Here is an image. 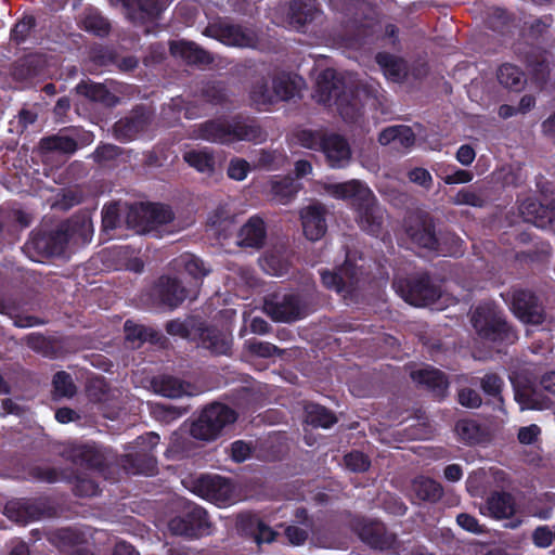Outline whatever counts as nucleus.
Segmentation results:
<instances>
[{"instance_id":"nucleus-23","label":"nucleus","mask_w":555,"mask_h":555,"mask_svg":"<svg viewBox=\"0 0 555 555\" xmlns=\"http://www.w3.org/2000/svg\"><path fill=\"white\" fill-rule=\"evenodd\" d=\"M378 141L382 145L390 144L397 151H405L415 143V134L408 126H391L380 132Z\"/></svg>"},{"instance_id":"nucleus-17","label":"nucleus","mask_w":555,"mask_h":555,"mask_svg":"<svg viewBox=\"0 0 555 555\" xmlns=\"http://www.w3.org/2000/svg\"><path fill=\"white\" fill-rule=\"evenodd\" d=\"M321 151L332 168H344L351 158V150L348 142L338 134L325 135L322 140Z\"/></svg>"},{"instance_id":"nucleus-2","label":"nucleus","mask_w":555,"mask_h":555,"mask_svg":"<svg viewBox=\"0 0 555 555\" xmlns=\"http://www.w3.org/2000/svg\"><path fill=\"white\" fill-rule=\"evenodd\" d=\"M175 267L177 269H183L194 279V288H197L198 280L206 276L210 271L198 257L192 254L180 256L175 260ZM155 293L163 304L170 308H176L184 299L195 295V289L181 286L180 281L177 279L163 276L155 287Z\"/></svg>"},{"instance_id":"nucleus-8","label":"nucleus","mask_w":555,"mask_h":555,"mask_svg":"<svg viewBox=\"0 0 555 555\" xmlns=\"http://www.w3.org/2000/svg\"><path fill=\"white\" fill-rule=\"evenodd\" d=\"M261 130L254 124L224 121H207L199 126L196 138L215 143H233L247 140L256 141L260 139Z\"/></svg>"},{"instance_id":"nucleus-25","label":"nucleus","mask_w":555,"mask_h":555,"mask_svg":"<svg viewBox=\"0 0 555 555\" xmlns=\"http://www.w3.org/2000/svg\"><path fill=\"white\" fill-rule=\"evenodd\" d=\"M172 55L183 59L189 64L204 65L212 61L210 54L191 41H173L170 43Z\"/></svg>"},{"instance_id":"nucleus-7","label":"nucleus","mask_w":555,"mask_h":555,"mask_svg":"<svg viewBox=\"0 0 555 555\" xmlns=\"http://www.w3.org/2000/svg\"><path fill=\"white\" fill-rule=\"evenodd\" d=\"M302 79L297 75L280 73L272 80V87L266 80L257 81L251 91V101L260 106L294 98L302 87Z\"/></svg>"},{"instance_id":"nucleus-50","label":"nucleus","mask_w":555,"mask_h":555,"mask_svg":"<svg viewBox=\"0 0 555 555\" xmlns=\"http://www.w3.org/2000/svg\"><path fill=\"white\" fill-rule=\"evenodd\" d=\"M79 94L86 95L87 98L99 101L102 99L104 88L100 83L93 82H81L76 87Z\"/></svg>"},{"instance_id":"nucleus-27","label":"nucleus","mask_w":555,"mask_h":555,"mask_svg":"<svg viewBox=\"0 0 555 555\" xmlns=\"http://www.w3.org/2000/svg\"><path fill=\"white\" fill-rule=\"evenodd\" d=\"M266 237V229L262 219L251 217L238 233V244L246 247H260Z\"/></svg>"},{"instance_id":"nucleus-52","label":"nucleus","mask_w":555,"mask_h":555,"mask_svg":"<svg viewBox=\"0 0 555 555\" xmlns=\"http://www.w3.org/2000/svg\"><path fill=\"white\" fill-rule=\"evenodd\" d=\"M34 25L35 21L33 16L23 17L18 23H16L12 30L13 39L17 42L23 41Z\"/></svg>"},{"instance_id":"nucleus-48","label":"nucleus","mask_w":555,"mask_h":555,"mask_svg":"<svg viewBox=\"0 0 555 555\" xmlns=\"http://www.w3.org/2000/svg\"><path fill=\"white\" fill-rule=\"evenodd\" d=\"M250 170L249 164L241 158H234L228 167V176L237 181L244 180Z\"/></svg>"},{"instance_id":"nucleus-34","label":"nucleus","mask_w":555,"mask_h":555,"mask_svg":"<svg viewBox=\"0 0 555 555\" xmlns=\"http://www.w3.org/2000/svg\"><path fill=\"white\" fill-rule=\"evenodd\" d=\"M144 124L145 119L142 116L121 119L115 124L114 134L119 140H133L143 130Z\"/></svg>"},{"instance_id":"nucleus-29","label":"nucleus","mask_w":555,"mask_h":555,"mask_svg":"<svg viewBox=\"0 0 555 555\" xmlns=\"http://www.w3.org/2000/svg\"><path fill=\"white\" fill-rule=\"evenodd\" d=\"M153 387L156 393L167 398H180L182 396L194 395L189 384H184L180 379L171 376L155 379Z\"/></svg>"},{"instance_id":"nucleus-10","label":"nucleus","mask_w":555,"mask_h":555,"mask_svg":"<svg viewBox=\"0 0 555 555\" xmlns=\"http://www.w3.org/2000/svg\"><path fill=\"white\" fill-rule=\"evenodd\" d=\"M503 298L509 305L515 317L521 322L532 325L543 323V309L531 292L521 288H513L503 295Z\"/></svg>"},{"instance_id":"nucleus-36","label":"nucleus","mask_w":555,"mask_h":555,"mask_svg":"<svg viewBox=\"0 0 555 555\" xmlns=\"http://www.w3.org/2000/svg\"><path fill=\"white\" fill-rule=\"evenodd\" d=\"M412 489L416 496L423 501H436L442 495L441 486L435 480L418 477L413 481Z\"/></svg>"},{"instance_id":"nucleus-59","label":"nucleus","mask_w":555,"mask_h":555,"mask_svg":"<svg viewBox=\"0 0 555 555\" xmlns=\"http://www.w3.org/2000/svg\"><path fill=\"white\" fill-rule=\"evenodd\" d=\"M285 535L294 545L302 544L308 538V531L297 526H288L285 529Z\"/></svg>"},{"instance_id":"nucleus-30","label":"nucleus","mask_w":555,"mask_h":555,"mask_svg":"<svg viewBox=\"0 0 555 555\" xmlns=\"http://www.w3.org/2000/svg\"><path fill=\"white\" fill-rule=\"evenodd\" d=\"M4 514L15 522L26 524L39 517L38 512L28 501L13 500L5 504Z\"/></svg>"},{"instance_id":"nucleus-13","label":"nucleus","mask_w":555,"mask_h":555,"mask_svg":"<svg viewBox=\"0 0 555 555\" xmlns=\"http://www.w3.org/2000/svg\"><path fill=\"white\" fill-rule=\"evenodd\" d=\"M205 35L231 47H254L256 42L251 31L227 22L209 25L205 29Z\"/></svg>"},{"instance_id":"nucleus-56","label":"nucleus","mask_w":555,"mask_h":555,"mask_svg":"<svg viewBox=\"0 0 555 555\" xmlns=\"http://www.w3.org/2000/svg\"><path fill=\"white\" fill-rule=\"evenodd\" d=\"M409 179L424 188H429L433 181L430 173L424 168H414L409 171Z\"/></svg>"},{"instance_id":"nucleus-15","label":"nucleus","mask_w":555,"mask_h":555,"mask_svg":"<svg viewBox=\"0 0 555 555\" xmlns=\"http://www.w3.org/2000/svg\"><path fill=\"white\" fill-rule=\"evenodd\" d=\"M91 234H92V224H91V221L87 217H83L81 219V221L79 222V228H78V222H76V221L65 222V223L61 224L60 229L57 230V232L55 234L54 240L56 242H55V246L53 247L52 251L53 253H62L65 248V245L70 240H75V241L81 240L82 243H87L90 241Z\"/></svg>"},{"instance_id":"nucleus-18","label":"nucleus","mask_w":555,"mask_h":555,"mask_svg":"<svg viewBox=\"0 0 555 555\" xmlns=\"http://www.w3.org/2000/svg\"><path fill=\"white\" fill-rule=\"evenodd\" d=\"M479 512L494 519L511 518L516 512L515 499L507 492H493L479 507Z\"/></svg>"},{"instance_id":"nucleus-35","label":"nucleus","mask_w":555,"mask_h":555,"mask_svg":"<svg viewBox=\"0 0 555 555\" xmlns=\"http://www.w3.org/2000/svg\"><path fill=\"white\" fill-rule=\"evenodd\" d=\"M184 160L202 173L210 175L215 170V158L207 150H192L184 153Z\"/></svg>"},{"instance_id":"nucleus-55","label":"nucleus","mask_w":555,"mask_h":555,"mask_svg":"<svg viewBox=\"0 0 555 555\" xmlns=\"http://www.w3.org/2000/svg\"><path fill=\"white\" fill-rule=\"evenodd\" d=\"M251 449L249 444L244 441H235L231 446V456L233 461L241 463L247 460L250 455Z\"/></svg>"},{"instance_id":"nucleus-20","label":"nucleus","mask_w":555,"mask_h":555,"mask_svg":"<svg viewBox=\"0 0 555 555\" xmlns=\"http://www.w3.org/2000/svg\"><path fill=\"white\" fill-rule=\"evenodd\" d=\"M320 11L315 0H298L289 4L286 25L296 30H302L304 27L318 18Z\"/></svg>"},{"instance_id":"nucleus-37","label":"nucleus","mask_w":555,"mask_h":555,"mask_svg":"<svg viewBox=\"0 0 555 555\" xmlns=\"http://www.w3.org/2000/svg\"><path fill=\"white\" fill-rule=\"evenodd\" d=\"M336 422L335 416L325 408L309 403L306 405V423L314 427L328 428Z\"/></svg>"},{"instance_id":"nucleus-60","label":"nucleus","mask_w":555,"mask_h":555,"mask_svg":"<svg viewBox=\"0 0 555 555\" xmlns=\"http://www.w3.org/2000/svg\"><path fill=\"white\" fill-rule=\"evenodd\" d=\"M553 532L547 527H539L533 532V542L539 547H547L552 544Z\"/></svg>"},{"instance_id":"nucleus-49","label":"nucleus","mask_w":555,"mask_h":555,"mask_svg":"<svg viewBox=\"0 0 555 555\" xmlns=\"http://www.w3.org/2000/svg\"><path fill=\"white\" fill-rule=\"evenodd\" d=\"M452 202L456 205L481 206L482 198L474 191L463 189L457 192Z\"/></svg>"},{"instance_id":"nucleus-26","label":"nucleus","mask_w":555,"mask_h":555,"mask_svg":"<svg viewBox=\"0 0 555 555\" xmlns=\"http://www.w3.org/2000/svg\"><path fill=\"white\" fill-rule=\"evenodd\" d=\"M411 377L414 382L425 385L437 396H443L448 388V380L444 374L430 366L413 371Z\"/></svg>"},{"instance_id":"nucleus-5","label":"nucleus","mask_w":555,"mask_h":555,"mask_svg":"<svg viewBox=\"0 0 555 555\" xmlns=\"http://www.w3.org/2000/svg\"><path fill=\"white\" fill-rule=\"evenodd\" d=\"M186 487L196 495L224 507L241 500L236 487L219 475H201L188 481Z\"/></svg>"},{"instance_id":"nucleus-38","label":"nucleus","mask_w":555,"mask_h":555,"mask_svg":"<svg viewBox=\"0 0 555 555\" xmlns=\"http://www.w3.org/2000/svg\"><path fill=\"white\" fill-rule=\"evenodd\" d=\"M124 327H125L126 339L133 344L137 341H146V340L154 341L158 338V333L156 331H154L151 327H146L144 325L137 324L132 321H127L125 323Z\"/></svg>"},{"instance_id":"nucleus-40","label":"nucleus","mask_w":555,"mask_h":555,"mask_svg":"<svg viewBox=\"0 0 555 555\" xmlns=\"http://www.w3.org/2000/svg\"><path fill=\"white\" fill-rule=\"evenodd\" d=\"M260 267L270 275L282 276L287 272V262L276 253L263 256L260 259Z\"/></svg>"},{"instance_id":"nucleus-63","label":"nucleus","mask_w":555,"mask_h":555,"mask_svg":"<svg viewBox=\"0 0 555 555\" xmlns=\"http://www.w3.org/2000/svg\"><path fill=\"white\" fill-rule=\"evenodd\" d=\"M118 220L116 205H107L102 212V222L105 229H114Z\"/></svg>"},{"instance_id":"nucleus-57","label":"nucleus","mask_w":555,"mask_h":555,"mask_svg":"<svg viewBox=\"0 0 555 555\" xmlns=\"http://www.w3.org/2000/svg\"><path fill=\"white\" fill-rule=\"evenodd\" d=\"M159 442V436L155 433H147L137 439V444L143 454L151 452Z\"/></svg>"},{"instance_id":"nucleus-6","label":"nucleus","mask_w":555,"mask_h":555,"mask_svg":"<svg viewBox=\"0 0 555 555\" xmlns=\"http://www.w3.org/2000/svg\"><path fill=\"white\" fill-rule=\"evenodd\" d=\"M236 413L222 403H212L205 408L191 426V435L195 439L212 441L223 429L236 421Z\"/></svg>"},{"instance_id":"nucleus-16","label":"nucleus","mask_w":555,"mask_h":555,"mask_svg":"<svg viewBox=\"0 0 555 555\" xmlns=\"http://www.w3.org/2000/svg\"><path fill=\"white\" fill-rule=\"evenodd\" d=\"M519 210L526 222L540 229L555 230V209L553 207L544 206L533 198H528L521 203Z\"/></svg>"},{"instance_id":"nucleus-41","label":"nucleus","mask_w":555,"mask_h":555,"mask_svg":"<svg viewBox=\"0 0 555 555\" xmlns=\"http://www.w3.org/2000/svg\"><path fill=\"white\" fill-rule=\"evenodd\" d=\"M144 216L154 225L166 224L173 218L172 211L164 205L151 204L143 208Z\"/></svg>"},{"instance_id":"nucleus-42","label":"nucleus","mask_w":555,"mask_h":555,"mask_svg":"<svg viewBox=\"0 0 555 555\" xmlns=\"http://www.w3.org/2000/svg\"><path fill=\"white\" fill-rule=\"evenodd\" d=\"M53 386L57 397H72L75 393L73 380L65 372H57L54 375Z\"/></svg>"},{"instance_id":"nucleus-19","label":"nucleus","mask_w":555,"mask_h":555,"mask_svg":"<svg viewBox=\"0 0 555 555\" xmlns=\"http://www.w3.org/2000/svg\"><path fill=\"white\" fill-rule=\"evenodd\" d=\"M356 531L359 538L374 548H389L393 544V537L386 532L382 522L378 521H358Z\"/></svg>"},{"instance_id":"nucleus-14","label":"nucleus","mask_w":555,"mask_h":555,"mask_svg":"<svg viewBox=\"0 0 555 555\" xmlns=\"http://www.w3.org/2000/svg\"><path fill=\"white\" fill-rule=\"evenodd\" d=\"M321 279L326 288L333 289L338 294H343L344 297H347L358 284V272L350 260L347 259L345 264L339 268L337 272H321Z\"/></svg>"},{"instance_id":"nucleus-28","label":"nucleus","mask_w":555,"mask_h":555,"mask_svg":"<svg viewBox=\"0 0 555 555\" xmlns=\"http://www.w3.org/2000/svg\"><path fill=\"white\" fill-rule=\"evenodd\" d=\"M201 341L203 347L211 352L224 354L230 350L231 335L228 331L208 327L202 332Z\"/></svg>"},{"instance_id":"nucleus-64","label":"nucleus","mask_w":555,"mask_h":555,"mask_svg":"<svg viewBox=\"0 0 555 555\" xmlns=\"http://www.w3.org/2000/svg\"><path fill=\"white\" fill-rule=\"evenodd\" d=\"M476 157V153L470 145L464 144L456 152V159L464 166L470 165Z\"/></svg>"},{"instance_id":"nucleus-61","label":"nucleus","mask_w":555,"mask_h":555,"mask_svg":"<svg viewBox=\"0 0 555 555\" xmlns=\"http://www.w3.org/2000/svg\"><path fill=\"white\" fill-rule=\"evenodd\" d=\"M442 180L446 184L467 183L473 180V175L467 170L456 169L454 172L443 176Z\"/></svg>"},{"instance_id":"nucleus-44","label":"nucleus","mask_w":555,"mask_h":555,"mask_svg":"<svg viewBox=\"0 0 555 555\" xmlns=\"http://www.w3.org/2000/svg\"><path fill=\"white\" fill-rule=\"evenodd\" d=\"M325 135L312 130H301L296 134L298 143L309 150H321L322 140Z\"/></svg>"},{"instance_id":"nucleus-4","label":"nucleus","mask_w":555,"mask_h":555,"mask_svg":"<svg viewBox=\"0 0 555 555\" xmlns=\"http://www.w3.org/2000/svg\"><path fill=\"white\" fill-rule=\"evenodd\" d=\"M472 324L480 339L492 343L498 348L505 344H513L517 339L516 333L490 302L482 304L474 310Z\"/></svg>"},{"instance_id":"nucleus-32","label":"nucleus","mask_w":555,"mask_h":555,"mask_svg":"<svg viewBox=\"0 0 555 555\" xmlns=\"http://www.w3.org/2000/svg\"><path fill=\"white\" fill-rule=\"evenodd\" d=\"M376 61L387 79L400 81L406 75L405 63L397 56L379 53L376 56Z\"/></svg>"},{"instance_id":"nucleus-22","label":"nucleus","mask_w":555,"mask_h":555,"mask_svg":"<svg viewBox=\"0 0 555 555\" xmlns=\"http://www.w3.org/2000/svg\"><path fill=\"white\" fill-rule=\"evenodd\" d=\"M408 234L418 246L429 250H438V238L436 237L431 221L427 218L416 217L408 228Z\"/></svg>"},{"instance_id":"nucleus-58","label":"nucleus","mask_w":555,"mask_h":555,"mask_svg":"<svg viewBox=\"0 0 555 555\" xmlns=\"http://www.w3.org/2000/svg\"><path fill=\"white\" fill-rule=\"evenodd\" d=\"M249 350L259 356V357H271L276 352V347L269 344V343H262V341H249L248 343Z\"/></svg>"},{"instance_id":"nucleus-62","label":"nucleus","mask_w":555,"mask_h":555,"mask_svg":"<svg viewBox=\"0 0 555 555\" xmlns=\"http://www.w3.org/2000/svg\"><path fill=\"white\" fill-rule=\"evenodd\" d=\"M153 413L164 420L171 421L182 415L183 411L180 409H176L173 406H165L160 404H155Z\"/></svg>"},{"instance_id":"nucleus-21","label":"nucleus","mask_w":555,"mask_h":555,"mask_svg":"<svg viewBox=\"0 0 555 555\" xmlns=\"http://www.w3.org/2000/svg\"><path fill=\"white\" fill-rule=\"evenodd\" d=\"M325 209L321 205H311L300 212L302 229L306 237L310 241L320 240L326 231Z\"/></svg>"},{"instance_id":"nucleus-24","label":"nucleus","mask_w":555,"mask_h":555,"mask_svg":"<svg viewBox=\"0 0 555 555\" xmlns=\"http://www.w3.org/2000/svg\"><path fill=\"white\" fill-rule=\"evenodd\" d=\"M515 400L521 411L525 410H547L553 405L552 399L541 390L529 387H515Z\"/></svg>"},{"instance_id":"nucleus-3","label":"nucleus","mask_w":555,"mask_h":555,"mask_svg":"<svg viewBox=\"0 0 555 555\" xmlns=\"http://www.w3.org/2000/svg\"><path fill=\"white\" fill-rule=\"evenodd\" d=\"M354 91L347 88L346 82L338 79L332 68L319 73L315 81L313 98L324 105H336L339 114L345 120H352L353 109L357 103L350 102Z\"/></svg>"},{"instance_id":"nucleus-12","label":"nucleus","mask_w":555,"mask_h":555,"mask_svg":"<svg viewBox=\"0 0 555 555\" xmlns=\"http://www.w3.org/2000/svg\"><path fill=\"white\" fill-rule=\"evenodd\" d=\"M264 311L273 320L292 322L306 315L297 296L293 294L271 295L264 300Z\"/></svg>"},{"instance_id":"nucleus-45","label":"nucleus","mask_w":555,"mask_h":555,"mask_svg":"<svg viewBox=\"0 0 555 555\" xmlns=\"http://www.w3.org/2000/svg\"><path fill=\"white\" fill-rule=\"evenodd\" d=\"M85 28L99 36H104L108 33L109 25L107 21L98 13H90L83 20Z\"/></svg>"},{"instance_id":"nucleus-33","label":"nucleus","mask_w":555,"mask_h":555,"mask_svg":"<svg viewBox=\"0 0 555 555\" xmlns=\"http://www.w3.org/2000/svg\"><path fill=\"white\" fill-rule=\"evenodd\" d=\"M300 189V184L291 177L273 179L270 192L273 198L282 204L287 203Z\"/></svg>"},{"instance_id":"nucleus-31","label":"nucleus","mask_w":555,"mask_h":555,"mask_svg":"<svg viewBox=\"0 0 555 555\" xmlns=\"http://www.w3.org/2000/svg\"><path fill=\"white\" fill-rule=\"evenodd\" d=\"M498 80L504 88L513 91H520L526 85L524 72L519 67L508 63L503 64L499 68Z\"/></svg>"},{"instance_id":"nucleus-9","label":"nucleus","mask_w":555,"mask_h":555,"mask_svg":"<svg viewBox=\"0 0 555 555\" xmlns=\"http://www.w3.org/2000/svg\"><path fill=\"white\" fill-rule=\"evenodd\" d=\"M170 532L177 535L197 538L211 533V522L207 512L197 505L189 506L183 516H177L168 522Z\"/></svg>"},{"instance_id":"nucleus-46","label":"nucleus","mask_w":555,"mask_h":555,"mask_svg":"<svg viewBox=\"0 0 555 555\" xmlns=\"http://www.w3.org/2000/svg\"><path fill=\"white\" fill-rule=\"evenodd\" d=\"M503 380L500 376L496 374L490 373L486 374L483 378L481 379V388L483 392L488 396L498 397L499 400L500 393L503 387Z\"/></svg>"},{"instance_id":"nucleus-53","label":"nucleus","mask_w":555,"mask_h":555,"mask_svg":"<svg viewBox=\"0 0 555 555\" xmlns=\"http://www.w3.org/2000/svg\"><path fill=\"white\" fill-rule=\"evenodd\" d=\"M459 402L463 406L474 409L481 404V397L476 390L464 388L459 392Z\"/></svg>"},{"instance_id":"nucleus-43","label":"nucleus","mask_w":555,"mask_h":555,"mask_svg":"<svg viewBox=\"0 0 555 555\" xmlns=\"http://www.w3.org/2000/svg\"><path fill=\"white\" fill-rule=\"evenodd\" d=\"M457 436L467 443H473L478 439L479 428L474 421L461 420L455 425Z\"/></svg>"},{"instance_id":"nucleus-51","label":"nucleus","mask_w":555,"mask_h":555,"mask_svg":"<svg viewBox=\"0 0 555 555\" xmlns=\"http://www.w3.org/2000/svg\"><path fill=\"white\" fill-rule=\"evenodd\" d=\"M540 435L541 428L535 424H531L529 426L520 427L517 438L521 444H532L538 440Z\"/></svg>"},{"instance_id":"nucleus-1","label":"nucleus","mask_w":555,"mask_h":555,"mask_svg":"<svg viewBox=\"0 0 555 555\" xmlns=\"http://www.w3.org/2000/svg\"><path fill=\"white\" fill-rule=\"evenodd\" d=\"M323 190L330 196L348 201L357 211V220L363 231L377 235L385 218L384 209L376 203L370 188L360 180L352 179L341 183H323Z\"/></svg>"},{"instance_id":"nucleus-47","label":"nucleus","mask_w":555,"mask_h":555,"mask_svg":"<svg viewBox=\"0 0 555 555\" xmlns=\"http://www.w3.org/2000/svg\"><path fill=\"white\" fill-rule=\"evenodd\" d=\"M345 465L352 472H364L369 468L370 462L363 453L353 451L345 456Z\"/></svg>"},{"instance_id":"nucleus-54","label":"nucleus","mask_w":555,"mask_h":555,"mask_svg":"<svg viewBox=\"0 0 555 555\" xmlns=\"http://www.w3.org/2000/svg\"><path fill=\"white\" fill-rule=\"evenodd\" d=\"M456 521L460 527L468 532L476 534L485 532L483 526L479 525L478 520L468 514H460Z\"/></svg>"},{"instance_id":"nucleus-11","label":"nucleus","mask_w":555,"mask_h":555,"mask_svg":"<svg viewBox=\"0 0 555 555\" xmlns=\"http://www.w3.org/2000/svg\"><path fill=\"white\" fill-rule=\"evenodd\" d=\"M393 287L404 301L415 307L433 305L440 297L439 289L430 284L427 275L414 282L397 280Z\"/></svg>"},{"instance_id":"nucleus-39","label":"nucleus","mask_w":555,"mask_h":555,"mask_svg":"<svg viewBox=\"0 0 555 555\" xmlns=\"http://www.w3.org/2000/svg\"><path fill=\"white\" fill-rule=\"evenodd\" d=\"M41 149L47 151H60L63 153H74L77 149V142L66 135H54L41 140Z\"/></svg>"}]
</instances>
